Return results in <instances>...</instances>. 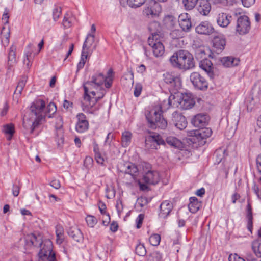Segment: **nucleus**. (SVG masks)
<instances>
[{"label": "nucleus", "mask_w": 261, "mask_h": 261, "mask_svg": "<svg viewBox=\"0 0 261 261\" xmlns=\"http://www.w3.org/2000/svg\"><path fill=\"white\" fill-rule=\"evenodd\" d=\"M2 132L6 135H8L7 139L10 140L14 134V126L12 123H9L3 126Z\"/></svg>", "instance_id": "obj_33"}, {"label": "nucleus", "mask_w": 261, "mask_h": 261, "mask_svg": "<svg viewBox=\"0 0 261 261\" xmlns=\"http://www.w3.org/2000/svg\"><path fill=\"white\" fill-rule=\"evenodd\" d=\"M228 259L229 261H245L243 258L240 257L237 254L230 255Z\"/></svg>", "instance_id": "obj_57"}, {"label": "nucleus", "mask_w": 261, "mask_h": 261, "mask_svg": "<svg viewBox=\"0 0 261 261\" xmlns=\"http://www.w3.org/2000/svg\"><path fill=\"white\" fill-rule=\"evenodd\" d=\"M208 116L206 114H198L191 120V123L196 127L205 126L208 121Z\"/></svg>", "instance_id": "obj_21"}, {"label": "nucleus", "mask_w": 261, "mask_h": 261, "mask_svg": "<svg viewBox=\"0 0 261 261\" xmlns=\"http://www.w3.org/2000/svg\"><path fill=\"white\" fill-rule=\"evenodd\" d=\"M56 141L59 146H62L64 143L63 130L62 125L56 128Z\"/></svg>", "instance_id": "obj_34"}, {"label": "nucleus", "mask_w": 261, "mask_h": 261, "mask_svg": "<svg viewBox=\"0 0 261 261\" xmlns=\"http://www.w3.org/2000/svg\"><path fill=\"white\" fill-rule=\"evenodd\" d=\"M201 206V203L198 201L195 197H192L190 198V203L188 205V208L190 212L195 213L197 212Z\"/></svg>", "instance_id": "obj_30"}, {"label": "nucleus", "mask_w": 261, "mask_h": 261, "mask_svg": "<svg viewBox=\"0 0 261 261\" xmlns=\"http://www.w3.org/2000/svg\"><path fill=\"white\" fill-rule=\"evenodd\" d=\"M247 217L248 219L247 221V228L250 232H252V229L253 227V222H252V208L251 206L250 203H248L247 205Z\"/></svg>", "instance_id": "obj_35"}, {"label": "nucleus", "mask_w": 261, "mask_h": 261, "mask_svg": "<svg viewBox=\"0 0 261 261\" xmlns=\"http://www.w3.org/2000/svg\"><path fill=\"white\" fill-rule=\"evenodd\" d=\"M178 22L184 32H189L191 28V19L187 13L181 14L179 16Z\"/></svg>", "instance_id": "obj_24"}, {"label": "nucleus", "mask_w": 261, "mask_h": 261, "mask_svg": "<svg viewBox=\"0 0 261 261\" xmlns=\"http://www.w3.org/2000/svg\"><path fill=\"white\" fill-rule=\"evenodd\" d=\"M166 143L175 148L180 149L183 147L182 142L176 137L170 136L166 138Z\"/></svg>", "instance_id": "obj_28"}, {"label": "nucleus", "mask_w": 261, "mask_h": 261, "mask_svg": "<svg viewBox=\"0 0 261 261\" xmlns=\"http://www.w3.org/2000/svg\"><path fill=\"white\" fill-rule=\"evenodd\" d=\"M39 248H40V250L38 255L41 260H43L44 257H48L54 253L53 252V244L49 239L43 240Z\"/></svg>", "instance_id": "obj_11"}, {"label": "nucleus", "mask_w": 261, "mask_h": 261, "mask_svg": "<svg viewBox=\"0 0 261 261\" xmlns=\"http://www.w3.org/2000/svg\"><path fill=\"white\" fill-rule=\"evenodd\" d=\"M226 38L222 34H215L212 39V47L214 52L217 54L221 53L226 45Z\"/></svg>", "instance_id": "obj_9"}, {"label": "nucleus", "mask_w": 261, "mask_h": 261, "mask_svg": "<svg viewBox=\"0 0 261 261\" xmlns=\"http://www.w3.org/2000/svg\"><path fill=\"white\" fill-rule=\"evenodd\" d=\"M95 36L93 34L90 33L87 35V36L84 42L82 49L89 51L90 47L94 42Z\"/></svg>", "instance_id": "obj_31"}, {"label": "nucleus", "mask_w": 261, "mask_h": 261, "mask_svg": "<svg viewBox=\"0 0 261 261\" xmlns=\"http://www.w3.org/2000/svg\"><path fill=\"white\" fill-rule=\"evenodd\" d=\"M174 99L175 96L171 94L167 100H164L159 107H155L146 113V118L150 128L164 129L167 127V121L163 116V110L168 109L172 106V100Z\"/></svg>", "instance_id": "obj_1"}, {"label": "nucleus", "mask_w": 261, "mask_h": 261, "mask_svg": "<svg viewBox=\"0 0 261 261\" xmlns=\"http://www.w3.org/2000/svg\"><path fill=\"white\" fill-rule=\"evenodd\" d=\"M121 168H122L120 170L121 172L130 175L133 180L136 179L139 173L138 167L136 165L129 162L125 163Z\"/></svg>", "instance_id": "obj_13"}, {"label": "nucleus", "mask_w": 261, "mask_h": 261, "mask_svg": "<svg viewBox=\"0 0 261 261\" xmlns=\"http://www.w3.org/2000/svg\"><path fill=\"white\" fill-rule=\"evenodd\" d=\"M88 54L89 51H87L82 49L80 62L85 64L86 60L88 58Z\"/></svg>", "instance_id": "obj_56"}, {"label": "nucleus", "mask_w": 261, "mask_h": 261, "mask_svg": "<svg viewBox=\"0 0 261 261\" xmlns=\"http://www.w3.org/2000/svg\"><path fill=\"white\" fill-rule=\"evenodd\" d=\"M144 218V215L142 214H140L138 215L136 220V222L137 223L136 227L137 228H140L142 224V222L143 219Z\"/></svg>", "instance_id": "obj_54"}, {"label": "nucleus", "mask_w": 261, "mask_h": 261, "mask_svg": "<svg viewBox=\"0 0 261 261\" xmlns=\"http://www.w3.org/2000/svg\"><path fill=\"white\" fill-rule=\"evenodd\" d=\"M56 228V241L57 243L61 244L63 241V229L60 226H57Z\"/></svg>", "instance_id": "obj_41"}, {"label": "nucleus", "mask_w": 261, "mask_h": 261, "mask_svg": "<svg viewBox=\"0 0 261 261\" xmlns=\"http://www.w3.org/2000/svg\"><path fill=\"white\" fill-rule=\"evenodd\" d=\"M225 152L226 150L222 149L221 148L217 150L215 152V154H216L217 158V161L219 163L221 162L222 159L224 158Z\"/></svg>", "instance_id": "obj_50"}, {"label": "nucleus", "mask_w": 261, "mask_h": 261, "mask_svg": "<svg viewBox=\"0 0 261 261\" xmlns=\"http://www.w3.org/2000/svg\"><path fill=\"white\" fill-rule=\"evenodd\" d=\"M194 134L195 136L197 137L198 139H204L211 136L212 130L210 128L205 127L204 126L199 127V129L196 131Z\"/></svg>", "instance_id": "obj_27"}, {"label": "nucleus", "mask_w": 261, "mask_h": 261, "mask_svg": "<svg viewBox=\"0 0 261 261\" xmlns=\"http://www.w3.org/2000/svg\"><path fill=\"white\" fill-rule=\"evenodd\" d=\"M86 221L87 225L90 227H93L97 223V219L95 217L91 215H88L86 218Z\"/></svg>", "instance_id": "obj_49"}, {"label": "nucleus", "mask_w": 261, "mask_h": 261, "mask_svg": "<svg viewBox=\"0 0 261 261\" xmlns=\"http://www.w3.org/2000/svg\"><path fill=\"white\" fill-rule=\"evenodd\" d=\"M162 258V254L158 251H153L148 255L147 261H161Z\"/></svg>", "instance_id": "obj_42"}, {"label": "nucleus", "mask_w": 261, "mask_h": 261, "mask_svg": "<svg viewBox=\"0 0 261 261\" xmlns=\"http://www.w3.org/2000/svg\"><path fill=\"white\" fill-rule=\"evenodd\" d=\"M161 11L162 8L160 4L154 0H150L147 4V6L144 9L143 13L148 18H153L159 16Z\"/></svg>", "instance_id": "obj_8"}, {"label": "nucleus", "mask_w": 261, "mask_h": 261, "mask_svg": "<svg viewBox=\"0 0 261 261\" xmlns=\"http://www.w3.org/2000/svg\"><path fill=\"white\" fill-rule=\"evenodd\" d=\"M45 102L42 99H37L32 102L30 107L31 115L35 117V120L32 123L31 132L37 128L45 119V116L51 118L53 115L56 112L57 108L54 102H50L47 106V112L44 113Z\"/></svg>", "instance_id": "obj_3"}, {"label": "nucleus", "mask_w": 261, "mask_h": 261, "mask_svg": "<svg viewBox=\"0 0 261 261\" xmlns=\"http://www.w3.org/2000/svg\"><path fill=\"white\" fill-rule=\"evenodd\" d=\"M91 80L95 83L98 87H101L105 80V76L102 73H97L93 75Z\"/></svg>", "instance_id": "obj_37"}, {"label": "nucleus", "mask_w": 261, "mask_h": 261, "mask_svg": "<svg viewBox=\"0 0 261 261\" xmlns=\"http://www.w3.org/2000/svg\"><path fill=\"white\" fill-rule=\"evenodd\" d=\"M77 121L75 125V130L80 133L87 131L89 128V122L86 116L82 113H78L76 115Z\"/></svg>", "instance_id": "obj_12"}, {"label": "nucleus", "mask_w": 261, "mask_h": 261, "mask_svg": "<svg viewBox=\"0 0 261 261\" xmlns=\"http://www.w3.org/2000/svg\"><path fill=\"white\" fill-rule=\"evenodd\" d=\"M199 0H182V2L186 10H192L198 4Z\"/></svg>", "instance_id": "obj_38"}, {"label": "nucleus", "mask_w": 261, "mask_h": 261, "mask_svg": "<svg viewBox=\"0 0 261 261\" xmlns=\"http://www.w3.org/2000/svg\"><path fill=\"white\" fill-rule=\"evenodd\" d=\"M143 180L146 184L155 185L160 180L159 173L156 171H148L143 176Z\"/></svg>", "instance_id": "obj_20"}, {"label": "nucleus", "mask_w": 261, "mask_h": 261, "mask_svg": "<svg viewBox=\"0 0 261 261\" xmlns=\"http://www.w3.org/2000/svg\"><path fill=\"white\" fill-rule=\"evenodd\" d=\"M172 121L174 125L180 130H182L187 127V121L186 117L176 111L172 113Z\"/></svg>", "instance_id": "obj_14"}, {"label": "nucleus", "mask_w": 261, "mask_h": 261, "mask_svg": "<svg viewBox=\"0 0 261 261\" xmlns=\"http://www.w3.org/2000/svg\"><path fill=\"white\" fill-rule=\"evenodd\" d=\"M132 136V133L128 131H125L122 133L121 142L123 147H127L130 144Z\"/></svg>", "instance_id": "obj_36"}, {"label": "nucleus", "mask_w": 261, "mask_h": 261, "mask_svg": "<svg viewBox=\"0 0 261 261\" xmlns=\"http://www.w3.org/2000/svg\"><path fill=\"white\" fill-rule=\"evenodd\" d=\"M16 47L12 45L10 48L8 54V62L10 64H13L16 62Z\"/></svg>", "instance_id": "obj_40"}, {"label": "nucleus", "mask_w": 261, "mask_h": 261, "mask_svg": "<svg viewBox=\"0 0 261 261\" xmlns=\"http://www.w3.org/2000/svg\"><path fill=\"white\" fill-rule=\"evenodd\" d=\"M232 20L231 15L226 13H219L217 16V23L222 28H226Z\"/></svg>", "instance_id": "obj_22"}, {"label": "nucleus", "mask_w": 261, "mask_h": 261, "mask_svg": "<svg viewBox=\"0 0 261 261\" xmlns=\"http://www.w3.org/2000/svg\"><path fill=\"white\" fill-rule=\"evenodd\" d=\"M257 171L259 175H261V154L258 155L256 159Z\"/></svg>", "instance_id": "obj_55"}, {"label": "nucleus", "mask_w": 261, "mask_h": 261, "mask_svg": "<svg viewBox=\"0 0 261 261\" xmlns=\"http://www.w3.org/2000/svg\"><path fill=\"white\" fill-rule=\"evenodd\" d=\"M95 159L97 162V163L99 164L102 165L104 162V159L101 156L100 153H96L95 154Z\"/></svg>", "instance_id": "obj_60"}, {"label": "nucleus", "mask_w": 261, "mask_h": 261, "mask_svg": "<svg viewBox=\"0 0 261 261\" xmlns=\"http://www.w3.org/2000/svg\"><path fill=\"white\" fill-rule=\"evenodd\" d=\"M149 241L150 244L152 246H158L161 241L160 235L158 234H153L150 237Z\"/></svg>", "instance_id": "obj_48"}, {"label": "nucleus", "mask_w": 261, "mask_h": 261, "mask_svg": "<svg viewBox=\"0 0 261 261\" xmlns=\"http://www.w3.org/2000/svg\"><path fill=\"white\" fill-rule=\"evenodd\" d=\"M164 144H165L164 140L159 135L149 136L145 140L146 147L151 149H157V145Z\"/></svg>", "instance_id": "obj_18"}, {"label": "nucleus", "mask_w": 261, "mask_h": 261, "mask_svg": "<svg viewBox=\"0 0 261 261\" xmlns=\"http://www.w3.org/2000/svg\"><path fill=\"white\" fill-rule=\"evenodd\" d=\"M9 16L8 14V12L7 10H5V12L4 13L2 16V20L4 21V23L5 24H7L9 23Z\"/></svg>", "instance_id": "obj_63"}, {"label": "nucleus", "mask_w": 261, "mask_h": 261, "mask_svg": "<svg viewBox=\"0 0 261 261\" xmlns=\"http://www.w3.org/2000/svg\"><path fill=\"white\" fill-rule=\"evenodd\" d=\"M170 62L174 67L184 70H190L195 67L192 55L185 50L175 52L170 57Z\"/></svg>", "instance_id": "obj_5"}, {"label": "nucleus", "mask_w": 261, "mask_h": 261, "mask_svg": "<svg viewBox=\"0 0 261 261\" xmlns=\"http://www.w3.org/2000/svg\"><path fill=\"white\" fill-rule=\"evenodd\" d=\"M116 207L117 208L118 213L120 214L123 210V204L121 200H119L117 201Z\"/></svg>", "instance_id": "obj_62"}, {"label": "nucleus", "mask_w": 261, "mask_h": 261, "mask_svg": "<svg viewBox=\"0 0 261 261\" xmlns=\"http://www.w3.org/2000/svg\"><path fill=\"white\" fill-rule=\"evenodd\" d=\"M221 62L224 67H233L239 65L240 59L232 56L224 57L221 59Z\"/></svg>", "instance_id": "obj_25"}, {"label": "nucleus", "mask_w": 261, "mask_h": 261, "mask_svg": "<svg viewBox=\"0 0 261 261\" xmlns=\"http://www.w3.org/2000/svg\"><path fill=\"white\" fill-rule=\"evenodd\" d=\"M164 82L170 85V88L173 91H177L181 87V81L177 76L171 73L166 72L163 74Z\"/></svg>", "instance_id": "obj_10"}, {"label": "nucleus", "mask_w": 261, "mask_h": 261, "mask_svg": "<svg viewBox=\"0 0 261 261\" xmlns=\"http://www.w3.org/2000/svg\"><path fill=\"white\" fill-rule=\"evenodd\" d=\"M197 9L201 15L207 16L211 10V5L208 0H199Z\"/></svg>", "instance_id": "obj_23"}, {"label": "nucleus", "mask_w": 261, "mask_h": 261, "mask_svg": "<svg viewBox=\"0 0 261 261\" xmlns=\"http://www.w3.org/2000/svg\"><path fill=\"white\" fill-rule=\"evenodd\" d=\"M126 81V83L132 85L134 84V73L132 70H129L124 75L122 81Z\"/></svg>", "instance_id": "obj_45"}, {"label": "nucleus", "mask_w": 261, "mask_h": 261, "mask_svg": "<svg viewBox=\"0 0 261 261\" xmlns=\"http://www.w3.org/2000/svg\"><path fill=\"white\" fill-rule=\"evenodd\" d=\"M251 247L255 255L261 258V240L257 239L252 241Z\"/></svg>", "instance_id": "obj_32"}, {"label": "nucleus", "mask_w": 261, "mask_h": 261, "mask_svg": "<svg viewBox=\"0 0 261 261\" xmlns=\"http://www.w3.org/2000/svg\"><path fill=\"white\" fill-rule=\"evenodd\" d=\"M138 204L141 207L146 205L148 203V198L145 196H141L138 198Z\"/></svg>", "instance_id": "obj_53"}, {"label": "nucleus", "mask_w": 261, "mask_h": 261, "mask_svg": "<svg viewBox=\"0 0 261 261\" xmlns=\"http://www.w3.org/2000/svg\"><path fill=\"white\" fill-rule=\"evenodd\" d=\"M199 67L204 70L211 79L214 76V67L211 61L205 58L199 62Z\"/></svg>", "instance_id": "obj_19"}, {"label": "nucleus", "mask_w": 261, "mask_h": 261, "mask_svg": "<svg viewBox=\"0 0 261 261\" xmlns=\"http://www.w3.org/2000/svg\"><path fill=\"white\" fill-rule=\"evenodd\" d=\"M62 9L60 7H56L53 9V17L55 21H57L61 14Z\"/></svg>", "instance_id": "obj_51"}, {"label": "nucleus", "mask_w": 261, "mask_h": 261, "mask_svg": "<svg viewBox=\"0 0 261 261\" xmlns=\"http://www.w3.org/2000/svg\"><path fill=\"white\" fill-rule=\"evenodd\" d=\"M113 71L112 69H110L107 72V76L105 77V85L107 88H110L112 86L113 81Z\"/></svg>", "instance_id": "obj_39"}, {"label": "nucleus", "mask_w": 261, "mask_h": 261, "mask_svg": "<svg viewBox=\"0 0 261 261\" xmlns=\"http://www.w3.org/2000/svg\"><path fill=\"white\" fill-rule=\"evenodd\" d=\"M255 0H241L243 5L247 8L250 7L255 3Z\"/></svg>", "instance_id": "obj_61"}, {"label": "nucleus", "mask_w": 261, "mask_h": 261, "mask_svg": "<svg viewBox=\"0 0 261 261\" xmlns=\"http://www.w3.org/2000/svg\"><path fill=\"white\" fill-rule=\"evenodd\" d=\"M50 185L56 189H59L61 187L60 182L57 179H54L51 181Z\"/></svg>", "instance_id": "obj_58"}, {"label": "nucleus", "mask_w": 261, "mask_h": 261, "mask_svg": "<svg viewBox=\"0 0 261 261\" xmlns=\"http://www.w3.org/2000/svg\"><path fill=\"white\" fill-rule=\"evenodd\" d=\"M148 29L151 34L148 39V45L152 48L155 57H161L165 52V47L161 40L163 37L161 27L158 22L153 21L149 24Z\"/></svg>", "instance_id": "obj_4"}, {"label": "nucleus", "mask_w": 261, "mask_h": 261, "mask_svg": "<svg viewBox=\"0 0 261 261\" xmlns=\"http://www.w3.org/2000/svg\"><path fill=\"white\" fill-rule=\"evenodd\" d=\"M20 187L19 185H13L12 188L13 195L15 197H17L19 194Z\"/></svg>", "instance_id": "obj_59"}, {"label": "nucleus", "mask_w": 261, "mask_h": 261, "mask_svg": "<svg viewBox=\"0 0 261 261\" xmlns=\"http://www.w3.org/2000/svg\"><path fill=\"white\" fill-rule=\"evenodd\" d=\"M213 27L207 21L201 22L195 28V31L199 34L210 35L214 32Z\"/></svg>", "instance_id": "obj_17"}, {"label": "nucleus", "mask_w": 261, "mask_h": 261, "mask_svg": "<svg viewBox=\"0 0 261 261\" xmlns=\"http://www.w3.org/2000/svg\"><path fill=\"white\" fill-rule=\"evenodd\" d=\"M68 235L76 242H81L84 239L81 231L76 227H71L68 230Z\"/></svg>", "instance_id": "obj_26"}, {"label": "nucleus", "mask_w": 261, "mask_h": 261, "mask_svg": "<svg viewBox=\"0 0 261 261\" xmlns=\"http://www.w3.org/2000/svg\"><path fill=\"white\" fill-rule=\"evenodd\" d=\"M25 83L26 80L24 79L20 80L14 91V94L19 95H20L25 85Z\"/></svg>", "instance_id": "obj_44"}, {"label": "nucleus", "mask_w": 261, "mask_h": 261, "mask_svg": "<svg viewBox=\"0 0 261 261\" xmlns=\"http://www.w3.org/2000/svg\"><path fill=\"white\" fill-rule=\"evenodd\" d=\"M142 90V84L139 83H136L135 86V88H134V96L136 97H139L141 94Z\"/></svg>", "instance_id": "obj_52"}, {"label": "nucleus", "mask_w": 261, "mask_h": 261, "mask_svg": "<svg viewBox=\"0 0 261 261\" xmlns=\"http://www.w3.org/2000/svg\"><path fill=\"white\" fill-rule=\"evenodd\" d=\"M118 228V225L116 222L113 221L110 225V229L113 232H115L117 231Z\"/></svg>", "instance_id": "obj_64"}, {"label": "nucleus", "mask_w": 261, "mask_h": 261, "mask_svg": "<svg viewBox=\"0 0 261 261\" xmlns=\"http://www.w3.org/2000/svg\"><path fill=\"white\" fill-rule=\"evenodd\" d=\"M179 103L181 109L187 110L191 109L194 106L195 101L192 94L186 93L182 95Z\"/></svg>", "instance_id": "obj_15"}, {"label": "nucleus", "mask_w": 261, "mask_h": 261, "mask_svg": "<svg viewBox=\"0 0 261 261\" xmlns=\"http://www.w3.org/2000/svg\"><path fill=\"white\" fill-rule=\"evenodd\" d=\"M190 80L195 89L205 91L208 87V83L206 79L198 72H192L190 76Z\"/></svg>", "instance_id": "obj_6"}, {"label": "nucleus", "mask_w": 261, "mask_h": 261, "mask_svg": "<svg viewBox=\"0 0 261 261\" xmlns=\"http://www.w3.org/2000/svg\"><path fill=\"white\" fill-rule=\"evenodd\" d=\"M173 208V203L169 200L163 201L160 205L159 216L162 218H166L171 213Z\"/></svg>", "instance_id": "obj_16"}, {"label": "nucleus", "mask_w": 261, "mask_h": 261, "mask_svg": "<svg viewBox=\"0 0 261 261\" xmlns=\"http://www.w3.org/2000/svg\"><path fill=\"white\" fill-rule=\"evenodd\" d=\"M251 29V22L246 15L239 16L237 20L236 31L239 35H244L249 33Z\"/></svg>", "instance_id": "obj_7"}, {"label": "nucleus", "mask_w": 261, "mask_h": 261, "mask_svg": "<svg viewBox=\"0 0 261 261\" xmlns=\"http://www.w3.org/2000/svg\"><path fill=\"white\" fill-rule=\"evenodd\" d=\"M146 0H127V3L129 6L132 8H137L144 4Z\"/></svg>", "instance_id": "obj_46"}, {"label": "nucleus", "mask_w": 261, "mask_h": 261, "mask_svg": "<svg viewBox=\"0 0 261 261\" xmlns=\"http://www.w3.org/2000/svg\"><path fill=\"white\" fill-rule=\"evenodd\" d=\"M83 88L84 100L88 103H83V110L87 113H93V111L90 109L104 96L106 94L105 90L98 87L91 80L83 84Z\"/></svg>", "instance_id": "obj_2"}, {"label": "nucleus", "mask_w": 261, "mask_h": 261, "mask_svg": "<svg viewBox=\"0 0 261 261\" xmlns=\"http://www.w3.org/2000/svg\"><path fill=\"white\" fill-rule=\"evenodd\" d=\"M136 253L140 256H144L146 254V250L145 247L142 244H139L136 247Z\"/></svg>", "instance_id": "obj_47"}, {"label": "nucleus", "mask_w": 261, "mask_h": 261, "mask_svg": "<svg viewBox=\"0 0 261 261\" xmlns=\"http://www.w3.org/2000/svg\"><path fill=\"white\" fill-rule=\"evenodd\" d=\"M27 243H30V245L34 247L39 248L41 246L43 243L40 237H37L34 234H31L27 237L25 239Z\"/></svg>", "instance_id": "obj_29"}, {"label": "nucleus", "mask_w": 261, "mask_h": 261, "mask_svg": "<svg viewBox=\"0 0 261 261\" xmlns=\"http://www.w3.org/2000/svg\"><path fill=\"white\" fill-rule=\"evenodd\" d=\"M184 31L180 29H174L170 33V36L173 39H177L182 38L184 36Z\"/></svg>", "instance_id": "obj_43"}]
</instances>
